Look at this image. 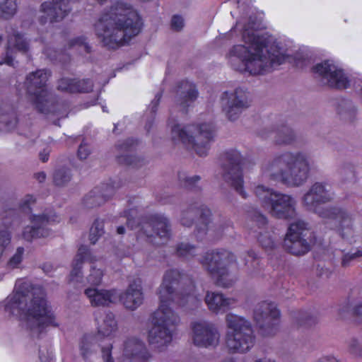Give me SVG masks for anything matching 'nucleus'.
I'll return each mask as SVG.
<instances>
[{"mask_svg": "<svg viewBox=\"0 0 362 362\" xmlns=\"http://www.w3.org/2000/svg\"><path fill=\"white\" fill-rule=\"evenodd\" d=\"M334 197L331 186L326 182H316L304 194L301 202L308 211L325 219L331 229L336 230L342 238L348 240L354 234L352 215L342 207L321 206L322 204L332 202Z\"/></svg>", "mask_w": 362, "mask_h": 362, "instance_id": "nucleus-5", "label": "nucleus"}, {"mask_svg": "<svg viewBox=\"0 0 362 362\" xmlns=\"http://www.w3.org/2000/svg\"><path fill=\"white\" fill-rule=\"evenodd\" d=\"M221 105L228 119L236 120L243 110L250 105L248 93L243 88H237L231 93L225 91L221 96Z\"/></svg>", "mask_w": 362, "mask_h": 362, "instance_id": "nucleus-20", "label": "nucleus"}, {"mask_svg": "<svg viewBox=\"0 0 362 362\" xmlns=\"http://www.w3.org/2000/svg\"><path fill=\"white\" fill-rule=\"evenodd\" d=\"M50 74L47 69H38L29 74L25 82L27 93L40 112L52 114L59 119L66 117L67 114L64 105L59 103L55 95L47 90V82Z\"/></svg>", "mask_w": 362, "mask_h": 362, "instance_id": "nucleus-7", "label": "nucleus"}, {"mask_svg": "<svg viewBox=\"0 0 362 362\" xmlns=\"http://www.w3.org/2000/svg\"><path fill=\"white\" fill-rule=\"evenodd\" d=\"M274 141L279 145H290L296 140V134L288 125L278 127L275 132Z\"/></svg>", "mask_w": 362, "mask_h": 362, "instance_id": "nucleus-34", "label": "nucleus"}, {"mask_svg": "<svg viewBox=\"0 0 362 362\" xmlns=\"http://www.w3.org/2000/svg\"><path fill=\"white\" fill-rule=\"evenodd\" d=\"M31 226L24 228L23 238L27 241L46 238L51 235L49 226L60 221V217L52 209H47L41 214H33L30 217Z\"/></svg>", "mask_w": 362, "mask_h": 362, "instance_id": "nucleus-18", "label": "nucleus"}, {"mask_svg": "<svg viewBox=\"0 0 362 362\" xmlns=\"http://www.w3.org/2000/svg\"><path fill=\"white\" fill-rule=\"evenodd\" d=\"M49 151L44 149L40 153V158L42 162H47L49 159Z\"/></svg>", "mask_w": 362, "mask_h": 362, "instance_id": "nucleus-59", "label": "nucleus"}, {"mask_svg": "<svg viewBox=\"0 0 362 362\" xmlns=\"http://www.w3.org/2000/svg\"><path fill=\"white\" fill-rule=\"evenodd\" d=\"M35 199L30 194L26 195L20 204V209L26 212L30 210V205L34 204Z\"/></svg>", "mask_w": 362, "mask_h": 362, "instance_id": "nucleus-54", "label": "nucleus"}, {"mask_svg": "<svg viewBox=\"0 0 362 362\" xmlns=\"http://www.w3.org/2000/svg\"><path fill=\"white\" fill-rule=\"evenodd\" d=\"M39 357L42 362L47 361V356H45L44 350H42L41 348L39 349Z\"/></svg>", "mask_w": 362, "mask_h": 362, "instance_id": "nucleus-63", "label": "nucleus"}, {"mask_svg": "<svg viewBox=\"0 0 362 362\" xmlns=\"http://www.w3.org/2000/svg\"><path fill=\"white\" fill-rule=\"evenodd\" d=\"M225 320L228 329L226 344L228 350L240 354L249 351L253 347L255 340L251 322L232 313L226 315Z\"/></svg>", "mask_w": 362, "mask_h": 362, "instance_id": "nucleus-12", "label": "nucleus"}, {"mask_svg": "<svg viewBox=\"0 0 362 362\" xmlns=\"http://www.w3.org/2000/svg\"><path fill=\"white\" fill-rule=\"evenodd\" d=\"M97 260L89 248L86 245H81L72 264V269L69 276L70 282H81L82 279V267L84 262L93 263Z\"/></svg>", "mask_w": 362, "mask_h": 362, "instance_id": "nucleus-30", "label": "nucleus"}, {"mask_svg": "<svg viewBox=\"0 0 362 362\" xmlns=\"http://www.w3.org/2000/svg\"><path fill=\"white\" fill-rule=\"evenodd\" d=\"M317 362H339V361L332 356H327L320 358Z\"/></svg>", "mask_w": 362, "mask_h": 362, "instance_id": "nucleus-60", "label": "nucleus"}, {"mask_svg": "<svg viewBox=\"0 0 362 362\" xmlns=\"http://www.w3.org/2000/svg\"><path fill=\"white\" fill-rule=\"evenodd\" d=\"M103 272L95 267H91L90 272L87 277L88 284L93 286H98L102 282Z\"/></svg>", "mask_w": 362, "mask_h": 362, "instance_id": "nucleus-50", "label": "nucleus"}, {"mask_svg": "<svg viewBox=\"0 0 362 362\" xmlns=\"http://www.w3.org/2000/svg\"><path fill=\"white\" fill-rule=\"evenodd\" d=\"M53 178L57 185H64L69 182L71 178V170L66 168H59L54 172Z\"/></svg>", "mask_w": 362, "mask_h": 362, "instance_id": "nucleus-45", "label": "nucleus"}, {"mask_svg": "<svg viewBox=\"0 0 362 362\" xmlns=\"http://www.w3.org/2000/svg\"><path fill=\"white\" fill-rule=\"evenodd\" d=\"M85 294L92 306H108L118 300V291L116 289H98L88 288Z\"/></svg>", "mask_w": 362, "mask_h": 362, "instance_id": "nucleus-28", "label": "nucleus"}, {"mask_svg": "<svg viewBox=\"0 0 362 362\" xmlns=\"http://www.w3.org/2000/svg\"><path fill=\"white\" fill-rule=\"evenodd\" d=\"M272 132L270 130L264 129L259 132V136L264 139H267L270 136Z\"/></svg>", "mask_w": 362, "mask_h": 362, "instance_id": "nucleus-62", "label": "nucleus"}, {"mask_svg": "<svg viewBox=\"0 0 362 362\" xmlns=\"http://www.w3.org/2000/svg\"><path fill=\"white\" fill-rule=\"evenodd\" d=\"M254 193L262 207L268 209L273 217L286 221L298 217L297 201L292 195L276 192L262 185L255 186Z\"/></svg>", "mask_w": 362, "mask_h": 362, "instance_id": "nucleus-10", "label": "nucleus"}, {"mask_svg": "<svg viewBox=\"0 0 362 362\" xmlns=\"http://www.w3.org/2000/svg\"><path fill=\"white\" fill-rule=\"evenodd\" d=\"M93 83L90 79L62 78L58 82V89L69 93H88L92 90Z\"/></svg>", "mask_w": 362, "mask_h": 362, "instance_id": "nucleus-32", "label": "nucleus"}, {"mask_svg": "<svg viewBox=\"0 0 362 362\" xmlns=\"http://www.w3.org/2000/svg\"><path fill=\"white\" fill-rule=\"evenodd\" d=\"M69 47L70 49L76 48L80 52H85L86 53H90L91 52V47L86 42V38L84 37H78L71 39L69 42Z\"/></svg>", "mask_w": 362, "mask_h": 362, "instance_id": "nucleus-48", "label": "nucleus"}, {"mask_svg": "<svg viewBox=\"0 0 362 362\" xmlns=\"http://www.w3.org/2000/svg\"><path fill=\"white\" fill-rule=\"evenodd\" d=\"M96 337L92 334H86L79 342L80 354L87 360L95 351Z\"/></svg>", "mask_w": 362, "mask_h": 362, "instance_id": "nucleus-35", "label": "nucleus"}, {"mask_svg": "<svg viewBox=\"0 0 362 362\" xmlns=\"http://www.w3.org/2000/svg\"><path fill=\"white\" fill-rule=\"evenodd\" d=\"M242 156L237 150L230 149L223 155L221 166L223 179L229 184L243 198L247 195L243 187V176L241 168Z\"/></svg>", "mask_w": 362, "mask_h": 362, "instance_id": "nucleus-16", "label": "nucleus"}, {"mask_svg": "<svg viewBox=\"0 0 362 362\" xmlns=\"http://www.w3.org/2000/svg\"><path fill=\"white\" fill-rule=\"evenodd\" d=\"M152 354L139 338L131 337L123 342L121 362H149Z\"/></svg>", "mask_w": 362, "mask_h": 362, "instance_id": "nucleus-21", "label": "nucleus"}, {"mask_svg": "<svg viewBox=\"0 0 362 362\" xmlns=\"http://www.w3.org/2000/svg\"><path fill=\"white\" fill-rule=\"evenodd\" d=\"M349 351L355 357L362 358V344L356 338H352L349 341Z\"/></svg>", "mask_w": 362, "mask_h": 362, "instance_id": "nucleus-52", "label": "nucleus"}, {"mask_svg": "<svg viewBox=\"0 0 362 362\" xmlns=\"http://www.w3.org/2000/svg\"><path fill=\"white\" fill-rule=\"evenodd\" d=\"M262 175L288 187H299L308 180L310 163L305 153L286 151L275 156L262 167Z\"/></svg>", "mask_w": 362, "mask_h": 362, "instance_id": "nucleus-6", "label": "nucleus"}, {"mask_svg": "<svg viewBox=\"0 0 362 362\" xmlns=\"http://www.w3.org/2000/svg\"><path fill=\"white\" fill-rule=\"evenodd\" d=\"M35 177L40 182H42L45 180L46 175L44 172H40L35 174Z\"/></svg>", "mask_w": 362, "mask_h": 362, "instance_id": "nucleus-61", "label": "nucleus"}, {"mask_svg": "<svg viewBox=\"0 0 362 362\" xmlns=\"http://www.w3.org/2000/svg\"><path fill=\"white\" fill-rule=\"evenodd\" d=\"M44 54L52 62H59L63 64L66 63L70 59V56L64 51H58L51 47H47L44 49Z\"/></svg>", "mask_w": 362, "mask_h": 362, "instance_id": "nucleus-43", "label": "nucleus"}, {"mask_svg": "<svg viewBox=\"0 0 362 362\" xmlns=\"http://www.w3.org/2000/svg\"><path fill=\"white\" fill-rule=\"evenodd\" d=\"M162 97V92H158L156 94L154 99L151 101L148 109L151 111V119L146 122L145 125L146 130L148 132L153 126V121L155 117V114L157 111L158 106Z\"/></svg>", "mask_w": 362, "mask_h": 362, "instance_id": "nucleus-47", "label": "nucleus"}, {"mask_svg": "<svg viewBox=\"0 0 362 362\" xmlns=\"http://www.w3.org/2000/svg\"><path fill=\"white\" fill-rule=\"evenodd\" d=\"M199 262L208 274L216 279L218 286L229 288L238 280V277L229 271V267L235 263V257L226 250L218 249L206 252Z\"/></svg>", "mask_w": 362, "mask_h": 362, "instance_id": "nucleus-11", "label": "nucleus"}, {"mask_svg": "<svg viewBox=\"0 0 362 362\" xmlns=\"http://www.w3.org/2000/svg\"><path fill=\"white\" fill-rule=\"evenodd\" d=\"M158 296L159 307L151 316L152 327L148 332V342L153 349L161 351L173 341L180 322L179 315L170 308L171 303L193 308L201 303V297L195 294L192 279L175 269L165 273Z\"/></svg>", "mask_w": 362, "mask_h": 362, "instance_id": "nucleus-1", "label": "nucleus"}, {"mask_svg": "<svg viewBox=\"0 0 362 362\" xmlns=\"http://www.w3.org/2000/svg\"><path fill=\"white\" fill-rule=\"evenodd\" d=\"M243 10L241 19L231 28L230 33L239 32L245 45H233L226 55L228 65L235 71L250 76L263 75L276 66L282 64L288 55L277 45L266 49L270 42V35L259 30L260 25L250 16L247 23L244 21L249 12L240 0L237 1Z\"/></svg>", "mask_w": 362, "mask_h": 362, "instance_id": "nucleus-2", "label": "nucleus"}, {"mask_svg": "<svg viewBox=\"0 0 362 362\" xmlns=\"http://www.w3.org/2000/svg\"><path fill=\"white\" fill-rule=\"evenodd\" d=\"M135 211H125L127 227L132 230L138 229V237L145 236L147 241L153 245H160L167 242L171 235L169 220L162 214L153 213L143 216L139 221L133 217Z\"/></svg>", "mask_w": 362, "mask_h": 362, "instance_id": "nucleus-9", "label": "nucleus"}, {"mask_svg": "<svg viewBox=\"0 0 362 362\" xmlns=\"http://www.w3.org/2000/svg\"><path fill=\"white\" fill-rule=\"evenodd\" d=\"M90 153V148L89 146L85 143L82 142L78 147V156L80 159H86Z\"/></svg>", "mask_w": 362, "mask_h": 362, "instance_id": "nucleus-56", "label": "nucleus"}, {"mask_svg": "<svg viewBox=\"0 0 362 362\" xmlns=\"http://www.w3.org/2000/svg\"><path fill=\"white\" fill-rule=\"evenodd\" d=\"M17 5L16 0H0V11L4 18L13 16L16 12Z\"/></svg>", "mask_w": 362, "mask_h": 362, "instance_id": "nucleus-44", "label": "nucleus"}, {"mask_svg": "<svg viewBox=\"0 0 362 362\" xmlns=\"http://www.w3.org/2000/svg\"><path fill=\"white\" fill-rule=\"evenodd\" d=\"M279 319L280 311L274 302L262 301L254 310V320L264 336L272 335L276 332Z\"/></svg>", "mask_w": 362, "mask_h": 362, "instance_id": "nucleus-17", "label": "nucleus"}, {"mask_svg": "<svg viewBox=\"0 0 362 362\" xmlns=\"http://www.w3.org/2000/svg\"><path fill=\"white\" fill-rule=\"evenodd\" d=\"M353 316L362 317V299L354 302Z\"/></svg>", "mask_w": 362, "mask_h": 362, "instance_id": "nucleus-58", "label": "nucleus"}, {"mask_svg": "<svg viewBox=\"0 0 362 362\" xmlns=\"http://www.w3.org/2000/svg\"><path fill=\"white\" fill-rule=\"evenodd\" d=\"M178 179L182 187L187 189L195 192H199L202 189L201 187L198 185L201 180L199 175L189 176L185 173H180L178 174Z\"/></svg>", "mask_w": 362, "mask_h": 362, "instance_id": "nucleus-38", "label": "nucleus"}, {"mask_svg": "<svg viewBox=\"0 0 362 362\" xmlns=\"http://www.w3.org/2000/svg\"><path fill=\"white\" fill-rule=\"evenodd\" d=\"M192 343L199 348H215L220 341V332L216 325L207 320H198L191 324Z\"/></svg>", "mask_w": 362, "mask_h": 362, "instance_id": "nucleus-19", "label": "nucleus"}, {"mask_svg": "<svg viewBox=\"0 0 362 362\" xmlns=\"http://www.w3.org/2000/svg\"><path fill=\"white\" fill-rule=\"evenodd\" d=\"M198 95V90L194 83L188 81H182L177 87L176 104L182 111L187 112V108L196 100Z\"/></svg>", "mask_w": 362, "mask_h": 362, "instance_id": "nucleus-29", "label": "nucleus"}, {"mask_svg": "<svg viewBox=\"0 0 362 362\" xmlns=\"http://www.w3.org/2000/svg\"><path fill=\"white\" fill-rule=\"evenodd\" d=\"M175 252L177 257L189 260L199 254V248L187 242H181L176 245Z\"/></svg>", "mask_w": 362, "mask_h": 362, "instance_id": "nucleus-37", "label": "nucleus"}, {"mask_svg": "<svg viewBox=\"0 0 362 362\" xmlns=\"http://www.w3.org/2000/svg\"><path fill=\"white\" fill-rule=\"evenodd\" d=\"M121 186L120 181H110L103 184L100 187H95L87 194L83 199V204L88 209H91L105 203L115 194L117 189Z\"/></svg>", "mask_w": 362, "mask_h": 362, "instance_id": "nucleus-24", "label": "nucleus"}, {"mask_svg": "<svg viewBox=\"0 0 362 362\" xmlns=\"http://www.w3.org/2000/svg\"><path fill=\"white\" fill-rule=\"evenodd\" d=\"M337 112L344 119H351L356 112V109L352 103L347 100H341L337 106Z\"/></svg>", "mask_w": 362, "mask_h": 362, "instance_id": "nucleus-42", "label": "nucleus"}, {"mask_svg": "<svg viewBox=\"0 0 362 362\" xmlns=\"http://www.w3.org/2000/svg\"><path fill=\"white\" fill-rule=\"evenodd\" d=\"M16 114L13 108L7 106L0 107V128L4 125L5 130L10 131L17 124Z\"/></svg>", "mask_w": 362, "mask_h": 362, "instance_id": "nucleus-36", "label": "nucleus"}, {"mask_svg": "<svg viewBox=\"0 0 362 362\" xmlns=\"http://www.w3.org/2000/svg\"><path fill=\"white\" fill-rule=\"evenodd\" d=\"M172 119H169L168 125L171 127V139L175 144H182L201 157L208 154L210 144L214 138L212 124H193L182 127L180 124H172Z\"/></svg>", "mask_w": 362, "mask_h": 362, "instance_id": "nucleus-8", "label": "nucleus"}, {"mask_svg": "<svg viewBox=\"0 0 362 362\" xmlns=\"http://www.w3.org/2000/svg\"><path fill=\"white\" fill-rule=\"evenodd\" d=\"M184 26V20L182 16L175 15L171 19V28L173 30L179 31Z\"/></svg>", "mask_w": 362, "mask_h": 362, "instance_id": "nucleus-55", "label": "nucleus"}, {"mask_svg": "<svg viewBox=\"0 0 362 362\" xmlns=\"http://www.w3.org/2000/svg\"><path fill=\"white\" fill-rule=\"evenodd\" d=\"M136 144L137 140L134 139H128L118 144L117 145L118 153L116 156L117 162L121 164L132 165L136 168L139 167L141 165L139 164L141 161L140 158L132 154Z\"/></svg>", "mask_w": 362, "mask_h": 362, "instance_id": "nucleus-31", "label": "nucleus"}, {"mask_svg": "<svg viewBox=\"0 0 362 362\" xmlns=\"http://www.w3.org/2000/svg\"><path fill=\"white\" fill-rule=\"evenodd\" d=\"M95 317L98 322V332L100 335L110 337L117 329V323L112 313H106L101 322H99L97 314Z\"/></svg>", "mask_w": 362, "mask_h": 362, "instance_id": "nucleus-33", "label": "nucleus"}, {"mask_svg": "<svg viewBox=\"0 0 362 362\" xmlns=\"http://www.w3.org/2000/svg\"><path fill=\"white\" fill-rule=\"evenodd\" d=\"M104 225L102 220L96 219L90 230V240L92 244H95L100 237L104 233Z\"/></svg>", "mask_w": 362, "mask_h": 362, "instance_id": "nucleus-46", "label": "nucleus"}, {"mask_svg": "<svg viewBox=\"0 0 362 362\" xmlns=\"http://www.w3.org/2000/svg\"><path fill=\"white\" fill-rule=\"evenodd\" d=\"M353 307L354 302H351L349 300H344L342 303L339 305L338 308V315L340 318H346L349 316L353 315Z\"/></svg>", "mask_w": 362, "mask_h": 362, "instance_id": "nucleus-49", "label": "nucleus"}, {"mask_svg": "<svg viewBox=\"0 0 362 362\" xmlns=\"http://www.w3.org/2000/svg\"><path fill=\"white\" fill-rule=\"evenodd\" d=\"M248 218L251 222V230L257 233V237L261 245L265 249H272L274 243L269 233L261 230H264L267 225V218L259 210L252 209L247 212Z\"/></svg>", "mask_w": 362, "mask_h": 362, "instance_id": "nucleus-26", "label": "nucleus"}, {"mask_svg": "<svg viewBox=\"0 0 362 362\" xmlns=\"http://www.w3.org/2000/svg\"><path fill=\"white\" fill-rule=\"evenodd\" d=\"M4 309L18 319L33 338H42L48 327L59 326L46 300L44 288L33 285L27 279L16 281L13 293L6 300Z\"/></svg>", "mask_w": 362, "mask_h": 362, "instance_id": "nucleus-3", "label": "nucleus"}, {"mask_svg": "<svg viewBox=\"0 0 362 362\" xmlns=\"http://www.w3.org/2000/svg\"><path fill=\"white\" fill-rule=\"evenodd\" d=\"M313 243L314 235L308 222L297 219L290 223L284 239L286 250L294 255H303L310 250Z\"/></svg>", "mask_w": 362, "mask_h": 362, "instance_id": "nucleus-14", "label": "nucleus"}, {"mask_svg": "<svg viewBox=\"0 0 362 362\" xmlns=\"http://www.w3.org/2000/svg\"><path fill=\"white\" fill-rule=\"evenodd\" d=\"M255 362H276V361L274 359L267 358V357H264V358H258V359L255 360Z\"/></svg>", "mask_w": 362, "mask_h": 362, "instance_id": "nucleus-64", "label": "nucleus"}, {"mask_svg": "<svg viewBox=\"0 0 362 362\" xmlns=\"http://www.w3.org/2000/svg\"><path fill=\"white\" fill-rule=\"evenodd\" d=\"M112 349L113 345L111 343L101 346V354L103 362H115L112 356Z\"/></svg>", "mask_w": 362, "mask_h": 362, "instance_id": "nucleus-53", "label": "nucleus"}, {"mask_svg": "<svg viewBox=\"0 0 362 362\" xmlns=\"http://www.w3.org/2000/svg\"><path fill=\"white\" fill-rule=\"evenodd\" d=\"M296 324L300 327H310L317 322L316 316L308 312H299L294 315Z\"/></svg>", "mask_w": 362, "mask_h": 362, "instance_id": "nucleus-40", "label": "nucleus"}, {"mask_svg": "<svg viewBox=\"0 0 362 362\" xmlns=\"http://www.w3.org/2000/svg\"><path fill=\"white\" fill-rule=\"evenodd\" d=\"M24 254V248L18 247L15 254L10 258L8 262V267L11 269L18 268L23 261Z\"/></svg>", "mask_w": 362, "mask_h": 362, "instance_id": "nucleus-51", "label": "nucleus"}, {"mask_svg": "<svg viewBox=\"0 0 362 362\" xmlns=\"http://www.w3.org/2000/svg\"><path fill=\"white\" fill-rule=\"evenodd\" d=\"M198 214L199 219L194 231L198 240H202L207 234L211 236L219 235L227 228L231 226V222L229 220H225L218 226H215L211 222V213L209 209L199 202L190 204L187 209L182 211L180 218L182 225L190 227L193 224L194 216Z\"/></svg>", "mask_w": 362, "mask_h": 362, "instance_id": "nucleus-13", "label": "nucleus"}, {"mask_svg": "<svg viewBox=\"0 0 362 362\" xmlns=\"http://www.w3.org/2000/svg\"><path fill=\"white\" fill-rule=\"evenodd\" d=\"M337 173L343 182H354L355 180L356 174L354 166L350 163L341 164Z\"/></svg>", "mask_w": 362, "mask_h": 362, "instance_id": "nucleus-39", "label": "nucleus"}, {"mask_svg": "<svg viewBox=\"0 0 362 362\" xmlns=\"http://www.w3.org/2000/svg\"><path fill=\"white\" fill-rule=\"evenodd\" d=\"M245 265L247 267L250 272H256L259 269L260 258L257 252L250 250L246 252L244 256Z\"/></svg>", "mask_w": 362, "mask_h": 362, "instance_id": "nucleus-41", "label": "nucleus"}, {"mask_svg": "<svg viewBox=\"0 0 362 362\" xmlns=\"http://www.w3.org/2000/svg\"><path fill=\"white\" fill-rule=\"evenodd\" d=\"M362 256V252L361 251H357L356 252H354V253H348V254H346L344 257H343V259H342V262H341V264H342V266L343 267H347L349 265V262L358 257H361Z\"/></svg>", "mask_w": 362, "mask_h": 362, "instance_id": "nucleus-57", "label": "nucleus"}, {"mask_svg": "<svg viewBox=\"0 0 362 362\" xmlns=\"http://www.w3.org/2000/svg\"><path fill=\"white\" fill-rule=\"evenodd\" d=\"M118 300L128 310H135L144 301L141 281L140 279L132 281L123 293H118Z\"/></svg>", "mask_w": 362, "mask_h": 362, "instance_id": "nucleus-27", "label": "nucleus"}, {"mask_svg": "<svg viewBox=\"0 0 362 362\" xmlns=\"http://www.w3.org/2000/svg\"><path fill=\"white\" fill-rule=\"evenodd\" d=\"M237 301L236 298L228 297L220 291H207L204 297L208 309L216 315L225 313L234 308Z\"/></svg>", "mask_w": 362, "mask_h": 362, "instance_id": "nucleus-25", "label": "nucleus"}, {"mask_svg": "<svg viewBox=\"0 0 362 362\" xmlns=\"http://www.w3.org/2000/svg\"><path fill=\"white\" fill-rule=\"evenodd\" d=\"M8 40L5 54L0 59V65L6 64L15 67L18 63L15 60L13 49L22 53H27L29 50V42L23 35L11 27L7 29Z\"/></svg>", "mask_w": 362, "mask_h": 362, "instance_id": "nucleus-23", "label": "nucleus"}, {"mask_svg": "<svg viewBox=\"0 0 362 362\" xmlns=\"http://www.w3.org/2000/svg\"><path fill=\"white\" fill-rule=\"evenodd\" d=\"M315 77L324 85L338 89L347 88L350 79L344 70L333 59H326L313 67Z\"/></svg>", "mask_w": 362, "mask_h": 362, "instance_id": "nucleus-15", "label": "nucleus"}, {"mask_svg": "<svg viewBox=\"0 0 362 362\" xmlns=\"http://www.w3.org/2000/svg\"><path fill=\"white\" fill-rule=\"evenodd\" d=\"M40 11L43 16L39 21L43 25L62 21L71 12V6L69 0H51L42 3Z\"/></svg>", "mask_w": 362, "mask_h": 362, "instance_id": "nucleus-22", "label": "nucleus"}, {"mask_svg": "<svg viewBox=\"0 0 362 362\" xmlns=\"http://www.w3.org/2000/svg\"><path fill=\"white\" fill-rule=\"evenodd\" d=\"M141 18L133 7L123 1H115L95 24L98 40L108 49H117L137 35L141 28Z\"/></svg>", "mask_w": 362, "mask_h": 362, "instance_id": "nucleus-4", "label": "nucleus"}]
</instances>
